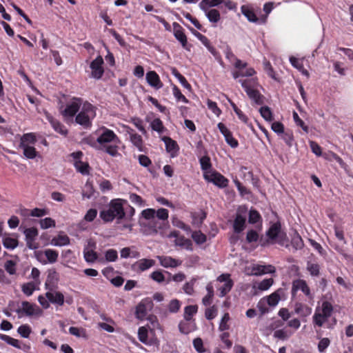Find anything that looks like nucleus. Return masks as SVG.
I'll list each match as a JSON object with an SVG mask.
<instances>
[{
    "label": "nucleus",
    "instance_id": "1",
    "mask_svg": "<svg viewBox=\"0 0 353 353\" xmlns=\"http://www.w3.org/2000/svg\"><path fill=\"white\" fill-rule=\"evenodd\" d=\"M125 204L127 201L121 199L111 200L108 208L100 211V218L104 223L112 222L115 219H123L128 213V209L124 207Z\"/></svg>",
    "mask_w": 353,
    "mask_h": 353
},
{
    "label": "nucleus",
    "instance_id": "2",
    "mask_svg": "<svg viewBox=\"0 0 353 353\" xmlns=\"http://www.w3.org/2000/svg\"><path fill=\"white\" fill-rule=\"evenodd\" d=\"M97 142L99 145L98 149L104 150L113 157L121 156L118 152L119 146L117 145L119 140L112 130L105 128L97 139Z\"/></svg>",
    "mask_w": 353,
    "mask_h": 353
},
{
    "label": "nucleus",
    "instance_id": "3",
    "mask_svg": "<svg viewBox=\"0 0 353 353\" xmlns=\"http://www.w3.org/2000/svg\"><path fill=\"white\" fill-rule=\"evenodd\" d=\"M333 305L328 301H322L316 307L312 317V322L315 326L321 327L329 322L333 313Z\"/></svg>",
    "mask_w": 353,
    "mask_h": 353
},
{
    "label": "nucleus",
    "instance_id": "4",
    "mask_svg": "<svg viewBox=\"0 0 353 353\" xmlns=\"http://www.w3.org/2000/svg\"><path fill=\"white\" fill-rule=\"evenodd\" d=\"M96 116L95 107L90 103L85 101L83 103L81 110L76 116V122L84 128L92 125L91 120Z\"/></svg>",
    "mask_w": 353,
    "mask_h": 353
},
{
    "label": "nucleus",
    "instance_id": "5",
    "mask_svg": "<svg viewBox=\"0 0 353 353\" xmlns=\"http://www.w3.org/2000/svg\"><path fill=\"white\" fill-rule=\"evenodd\" d=\"M241 11L249 22L259 26L265 24V16H260V8L254 6L252 4H245L241 6Z\"/></svg>",
    "mask_w": 353,
    "mask_h": 353
},
{
    "label": "nucleus",
    "instance_id": "6",
    "mask_svg": "<svg viewBox=\"0 0 353 353\" xmlns=\"http://www.w3.org/2000/svg\"><path fill=\"white\" fill-rule=\"evenodd\" d=\"M239 82L251 100L257 104L263 103V96L256 89L258 87L256 79L252 78L248 80L239 79Z\"/></svg>",
    "mask_w": 353,
    "mask_h": 353
},
{
    "label": "nucleus",
    "instance_id": "7",
    "mask_svg": "<svg viewBox=\"0 0 353 353\" xmlns=\"http://www.w3.org/2000/svg\"><path fill=\"white\" fill-rule=\"evenodd\" d=\"M266 234L272 243H277L281 245L288 246V239L287 234L281 231L279 223H273L267 231Z\"/></svg>",
    "mask_w": 353,
    "mask_h": 353
},
{
    "label": "nucleus",
    "instance_id": "8",
    "mask_svg": "<svg viewBox=\"0 0 353 353\" xmlns=\"http://www.w3.org/2000/svg\"><path fill=\"white\" fill-rule=\"evenodd\" d=\"M248 213V208L245 205H241L237 208L233 223V230L235 233L239 234L244 230Z\"/></svg>",
    "mask_w": 353,
    "mask_h": 353
},
{
    "label": "nucleus",
    "instance_id": "9",
    "mask_svg": "<svg viewBox=\"0 0 353 353\" xmlns=\"http://www.w3.org/2000/svg\"><path fill=\"white\" fill-rule=\"evenodd\" d=\"M236 70L232 72V77L236 79L241 77H252L255 74V70L251 67H247V63L236 59L234 63Z\"/></svg>",
    "mask_w": 353,
    "mask_h": 353
},
{
    "label": "nucleus",
    "instance_id": "10",
    "mask_svg": "<svg viewBox=\"0 0 353 353\" xmlns=\"http://www.w3.org/2000/svg\"><path fill=\"white\" fill-rule=\"evenodd\" d=\"M152 301L148 299H143L136 307L135 316L138 319H148V312L152 309Z\"/></svg>",
    "mask_w": 353,
    "mask_h": 353
},
{
    "label": "nucleus",
    "instance_id": "11",
    "mask_svg": "<svg viewBox=\"0 0 353 353\" xmlns=\"http://www.w3.org/2000/svg\"><path fill=\"white\" fill-rule=\"evenodd\" d=\"M103 59L101 56H97L90 65V68L92 70L91 77L99 79H101L104 73V69L103 68Z\"/></svg>",
    "mask_w": 353,
    "mask_h": 353
},
{
    "label": "nucleus",
    "instance_id": "12",
    "mask_svg": "<svg viewBox=\"0 0 353 353\" xmlns=\"http://www.w3.org/2000/svg\"><path fill=\"white\" fill-rule=\"evenodd\" d=\"M216 281L219 283H223V285L218 288V290L220 292L219 296L223 297L225 296L232 289L234 283L230 279L229 274H222L219 276Z\"/></svg>",
    "mask_w": 353,
    "mask_h": 353
},
{
    "label": "nucleus",
    "instance_id": "13",
    "mask_svg": "<svg viewBox=\"0 0 353 353\" xmlns=\"http://www.w3.org/2000/svg\"><path fill=\"white\" fill-rule=\"evenodd\" d=\"M204 179L208 182L213 183L219 188H225L228 185V180L225 176L214 171L212 172H206L204 174Z\"/></svg>",
    "mask_w": 353,
    "mask_h": 353
},
{
    "label": "nucleus",
    "instance_id": "14",
    "mask_svg": "<svg viewBox=\"0 0 353 353\" xmlns=\"http://www.w3.org/2000/svg\"><path fill=\"white\" fill-rule=\"evenodd\" d=\"M160 139L163 141L165 150L170 154V157L171 158L177 157L179 152V147L176 141L167 136L160 135Z\"/></svg>",
    "mask_w": 353,
    "mask_h": 353
},
{
    "label": "nucleus",
    "instance_id": "15",
    "mask_svg": "<svg viewBox=\"0 0 353 353\" xmlns=\"http://www.w3.org/2000/svg\"><path fill=\"white\" fill-rule=\"evenodd\" d=\"M83 99L81 98L74 97L72 101L66 105V108L62 111V115L65 117H72L79 110Z\"/></svg>",
    "mask_w": 353,
    "mask_h": 353
},
{
    "label": "nucleus",
    "instance_id": "16",
    "mask_svg": "<svg viewBox=\"0 0 353 353\" xmlns=\"http://www.w3.org/2000/svg\"><path fill=\"white\" fill-rule=\"evenodd\" d=\"M280 301V295L277 292H273L270 296L266 298H263L259 301L257 305V307L261 312V313H265L266 312V309L264 308L265 304H268L270 306L274 307L276 306Z\"/></svg>",
    "mask_w": 353,
    "mask_h": 353
},
{
    "label": "nucleus",
    "instance_id": "17",
    "mask_svg": "<svg viewBox=\"0 0 353 353\" xmlns=\"http://www.w3.org/2000/svg\"><path fill=\"white\" fill-rule=\"evenodd\" d=\"M58 256L59 252L52 249H46L43 252H38L37 254V259L44 264L47 263V262L50 263H55L58 259Z\"/></svg>",
    "mask_w": 353,
    "mask_h": 353
},
{
    "label": "nucleus",
    "instance_id": "18",
    "mask_svg": "<svg viewBox=\"0 0 353 353\" xmlns=\"http://www.w3.org/2000/svg\"><path fill=\"white\" fill-rule=\"evenodd\" d=\"M59 280V274L54 270H49L45 282V288L48 290L47 292L56 290L58 288Z\"/></svg>",
    "mask_w": 353,
    "mask_h": 353
},
{
    "label": "nucleus",
    "instance_id": "19",
    "mask_svg": "<svg viewBox=\"0 0 353 353\" xmlns=\"http://www.w3.org/2000/svg\"><path fill=\"white\" fill-rule=\"evenodd\" d=\"M16 312L18 314L24 313L27 316H32L40 313L41 310L35 304L24 301L21 303V308H18Z\"/></svg>",
    "mask_w": 353,
    "mask_h": 353
},
{
    "label": "nucleus",
    "instance_id": "20",
    "mask_svg": "<svg viewBox=\"0 0 353 353\" xmlns=\"http://www.w3.org/2000/svg\"><path fill=\"white\" fill-rule=\"evenodd\" d=\"M0 339L16 348L23 350L26 352H28L31 348L30 344L21 343L19 340L12 338L6 334H0Z\"/></svg>",
    "mask_w": 353,
    "mask_h": 353
},
{
    "label": "nucleus",
    "instance_id": "21",
    "mask_svg": "<svg viewBox=\"0 0 353 353\" xmlns=\"http://www.w3.org/2000/svg\"><path fill=\"white\" fill-rule=\"evenodd\" d=\"M298 291H301L305 296L312 298L310 288L304 280L296 279L292 282V295H294Z\"/></svg>",
    "mask_w": 353,
    "mask_h": 353
},
{
    "label": "nucleus",
    "instance_id": "22",
    "mask_svg": "<svg viewBox=\"0 0 353 353\" xmlns=\"http://www.w3.org/2000/svg\"><path fill=\"white\" fill-rule=\"evenodd\" d=\"M217 127L221 134L224 136L227 143L230 145L232 148H236L239 145L238 141L233 137L232 134L228 130V128L222 123H219Z\"/></svg>",
    "mask_w": 353,
    "mask_h": 353
},
{
    "label": "nucleus",
    "instance_id": "23",
    "mask_svg": "<svg viewBox=\"0 0 353 353\" xmlns=\"http://www.w3.org/2000/svg\"><path fill=\"white\" fill-rule=\"evenodd\" d=\"M46 119L51 124L54 131L63 136H67L68 131L62 123L49 114H46Z\"/></svg>",
    "mask_w": 353,
    "mask_h": 353
},
{
    "label": "nucleus",
    "instance_id": "24",
    "mask_svg": "<svg viewBox=\"0 0 353 353\" xmlns=\"http://www.w3.org/2000/svg\"><path fill=\"white\" fill-rule=\"evenodd\" d=\"M45 295L48 300L52 304H57L60 306L64 304V296L61 292L56 290L46 292Z\"/></svg>",
    "mask_w": 353,
    "mask_h": 353
},
{
    "label": "nucleus",
    "instance_id": "25",
    "mask_svg": "<svg viewBox=\"0 0 353 353\" xmlns=\"http://www.w3.org/2000/svg\"><path fill=\"white\" fill-rule=\"evenodd\" d=\"M254 270H256V276H262L268 274H274L276 272V268L272 265H265L254 263Z\"/></svg>",
    "mask_w": 353,
    "mask_h": 353
},
{
    "label": "nucleus",
    "instance_id": "26",
    "mask_svg": "<svg viewBox=\"0 0 353 353\" xmlns=\"http://www.w3.org/2000/svg\"><path fill=\"white\" fill-rule=\"evenodd\" d=\"M274 280L272 278L265 279L260 282L252 284V290L255 294L258 292L266 291L273 285Z\"/></svg>",
    "mask_w": 353,
    "mask_h": 353
},
{
    "label": "nucleus",
    "instance_id": "27",
    "mask_svg": "<svg viewBox=\"0 0 353 353\" xmlns=\"http://www.w3.org/2000/svg\"><path fill=\"white\" fill-rule=\"evenodd\" d=\"M169 236L175 237L174 243L176 245L181 247L187 250H192V244L190 239H185L184 237H178L176 232H171Z\"/></svg>",
    "mask_w": 353,
    "mask_h": 353
},
{
    "label": "nucleus",
    "instance_id": "28",
    "mask_svg": "<svg viewBox=\"0 0 353 353\" xmlns=\"http://www.w3.org/2000/svg\"><path fill=\"white\" fill-rule=\"evenodd\" d=\"M200 9L205 12V17L210 23H216L220 21L221 14L218 10L212 8Z\"/></svg>",
    "mask_w": 353,
    "mask_h": 353
},
{
    "label": "nucleus",
    "instance_id": "29",
    "mask_svg": "<svg viewBox=\"0 0 353 353\" xmlns=\"http://www.w3.org/2000/svg\"><path fill=\"white\" fill-rule=\"evenodd\" d=\"M161 265L165 268H176L181 265V261L171 256H159Z\"/></svg>",
    "mask_w": 353,
    "mask_h": 353
},
{
    "label": "nucleus",
    "instance_id": "30",
    "mask_svg": "<svg viewBox=\"0 0 353 353\" xmlns=\"http://www.w3.org/2000/svg\"><path fill=\"white\" fill-rule=\"evenodd\" d=\"M154 264V261L152 259H142L137 261L133 267L135 270L143 272L152 267Z\"/></svg>",
    "mask_w": 353,
    "mask_h": 353
},
{
    "label": "nucleus",
    "instance_id": "31",
    "mask_svg": "<svg viewBox=\"0 0 353 353\" xmlns=\"http://www.w3.org/2000/svg\"><path fill=\"white\" fill-rule=\"evenodd\" d=\"M312 308L305 304L296 303L294 305V312L301 317H307L312 314Z\"/></svg>",
    "mask_w": 353,
    "mask_h": 353
},
{
    "label": "nucleus",
    "instance_id": "32",
    "mask_svg": "<svg viewBox=\"0 0 353 353\" xmlns=\"http://www.w3.org/2000/svg\"><path fill=\"white\" fill-rule=\"evenodd\" d=\"M310 148H311V150L312 152L315 154L317 157H321V156H323L325 159H329V156H332L333 157H334L335 159H336L338 157L333 152H331L329 154H323L322 153V151H321V146L316 142L314 141H310Z\"/></svg>",
    "mask_w": 353,
    "mask_h": 353
},
{
    "label": "nucleus",
    "instance_id": "33",
    "mask_svg": "<svg viewBox=\"0 0 353 353\" xmlns=\"http://www.w3.org/2000/svg\"><path fill=\"white\" fill-rule=\"evenodd\" d=\"M37 142L36 134L34 132L23 134L20 139L19 146L34 145Z\"/></svg>",
    "mask_w": 353,
    "mask_h": 353
},
{
    "label": "nucleus",
    "instance_id": "34",
    "mask_svg": "<svg viewBox=\"0 0 353 353\" xmlns=\"http://www.w3.org/2000/svg\"><path fill=\"white\" fill-rule=\"evenodd\" d=\"M289 60L294 68H296L303 75L309 78L310 74L308 71L303 68V62L301 59L294 57H290Z\"/></svg>",
    "mask_w": 353,
    "mask_h": 353
},
{
    "label": "nucleus",
    "instance_id": "35",
    "mask_svg": "<svg viewBox=\"0 0 353 353\" xmlns=\"http://www.w3.org/2000/svg\"><path fill=\"white\" fill-rule=\"evenodd\" d=\"M127 132L130 135L131 142L134 145H135L138 149L141 150L143 146L142 137L139 134L135 133L134 130L131 129L130 128H128Z\"/></svg>",
    "mask_w": 353,
    "mask_h": 353
},
{
    "label": "nucleus",
    "instance_id": "36",
    "mask_svg": "<svg viewBox=\"0 0 353 353\" xmlns=\"http://www.w3.org/2000/svg\"><path fill=\"white\" fill-rule=\"evenodd\" d=\"M174 35L175 38L181 43L182 46L185 48L187 45V37L183 28L179 25L174 26Z\"/></svg>",
    "mask_w": 353,
    "mask_h": 353
},
{
    "label": "nucleus",
    "instance_id": "37",
    "mask_svg": "<svg viewBox=\"0 0 353 353\" xmlns=\"http://www.w3.org/2000/svg\"><path fill=\"white\" fill-rule=\"evenodd\" d=\"M179 330L181 333L188 334L196 330V325L194 321H181L179 325Z\"/></svg>",
    "mask_w": 353,
    "mask_h": 353
},
{
    "label": "nucleus",
    "instance_id": "38",
    "mask_svg": "<svg viewBox=\"0 0 353 353\" xmlns=\"http://www.w3.org/2000/svg\"><path fill=\"white\" fill-rule=\"evenodd\" d=\"M198 307L196 305H188L184 308V319L186 321H192V316L196 314Z\"/></svg>",
    "mask_w": 353,
    "mask_h": 353
},
{
    "label": "nucleus",
    "instance_id": "39",
    "mask_svg": "<svg viewBox=\"0 0 353 353\" xmlns=\"http://www.w3.org/2000/svg\"><path fill=\"white\" fill-rule=\"evenodd\" d=\"M23 150V155L29 159H33L37 156V151L36 148L32 145H23L19 146Z\"/></svg>",
    "mask_w": 353,
    "mask_h": 353
},
{
    "label": "nucleus",
    "instance_id": "40",
    "mask_svg": "<svg viewBox=\"0 0 353 353\" xmlns=\"http://www.w3.org/2000/svg\"><path fill=\"white\" fill-rule=\"evenodd\" d=\"M201 168L203 172V175L206 172H213L211 169L212 164L210 162V159L208 156H203L199 159Z\"/></svg>",
    "mask_w": 353,
    "mask_h": 353
},
{
    "label": "nucleus",
    "instance_id": "41",
    "mask_svg": "<svg viewBox=\"0 0 353 353\" xmlns=\"http://www.w3.org/2000/svg\"><path fill=\"white\" fill-rule=\"evenodd\" d=\"M69 332L70 334L79 338L88 339L86 330L83 327H70L69 328Z\"/></svg>",
    "mask_w": 353,
    "mask_h": 353
},
{
    "label": "nucleus",
    "instance_id": "42",
    "mask_svg": "<svg viewBox=\"0 0 353 353\" xmlns=\"http://www.w3.org/2000/svg\"><path fill=\"white\" fill-rule=\"evenodd\" d=\"M196 38L207 48V49L212 54H214L216 50L210 44L208 39L199 32L194 33Z\"/></svg>",
    "mask_w": 353,
    "mask_h": 353
},
{
    "label": "nucleus",
    "instance_id": "43",
    "mask_svg": "<svg viewBox=\"0 0 353 353\" xmlns=\"http://www.w3.org/2000/svg\"><path fill=\"white\" fill-rule=\"evenodd\" d=\"M230 317L228 313H225L219 325V330L221 332H224L230 329Z\"/></svg>",
    "mask_w": 353,
    "mask_h": 353
},
{
    "label": "nucleus",
    "instance_id": "44",
    "mask_svg": "<svg viewBox=\"0 0 353 353\" xmlns=\"http://www.w3.org/2000/svg\"><path fill=\"white\" fill-rule=\"evenodd\" d=\"M223 3V0H201L199 3L200 8H214Z\"/></svg>",
    "mask_w": 353,
    "mask_h": 353
},
{
    "label": "nucleus",
    "instance_id": "45",
    "mask_svg": "<svg viewBox=\"0 0 353 353\" xmlns=\"http://www.w3.org/2000/svg\"><path fill=\"white\" fill-rule=\"evenodd\" d=\"M74 166L78 172L83 175H88L90 173V166L88 163L81 161H77L74 163Z\"/></svg>",
    "mask_w": 353,
    "mask_h": 353
},
{
    "label": "nucleus",
    "instance_id": "46",
    "mask_svg": "<svg viewBox=\"0 0 353 353\" xmlns=\"http://www.w3.org/2000/svg\"><path fill=\"white\" fill-rule=\"evenodd\" d=\"M172 94L177 102L188 103L189 100L181 93V90L176 85L172 88Z\"/></svg>",
    "mask_w": 353,
    "mask_h": 353
},
{
    "label": "nucleus",
    "instance_id": "47",
    "mask_svg": "<svg viewBox=\"0 0 353 353\" xmlns=\"http://www.w3.org/2000/svg\"><path fill=\"white\" fill-rule=\"evenodd\" d=\"M334 231L336 238L339 241H341L343 244H346L347 241L345 238V234L343 227L341 225L336 224L334 225Z\"/></svg>",
    "mask_w": 353,
    "mask_h": 353
},
{
    "label": "nucleus",
    "instance_id": "48",
    "mask_svg": "<svg viewBox=\"0 0 353 353\" xmlns=\"http://www.w3.org/2000/svg\"><path fill=\"white\" fill-rule=\"evenodd\" d=\"M3 246L10 250H13L18 245V240L15 238H12L10 236L4 237L3 239Z\"/></svg>",
    "mask_w": 353,
    "mask_h": 353
},
{
    "label": "nucleus",
    "instance_id": "49",
    "mask_svg": "<svg viewBox=\"0 0 353 353\" xmlns=\"http://www.w3.org/2000/svg\"><path fill=\"white\" fill-rule=\"evenodd\" d=\"M198 277H193L190 281L185 283L183 287L184 292L188 295H192L194 292V286Z\"/></svg>",
    "mask_w": 353,
    "mask_h": 353
},
{
    "label": "nucleus",
    "instance_id": "50",
    "mask_svg": "<svg viewBox=\"0 0 353 353\" xmlns=\"http://www.w3.org/2000/svg\"><path fill=\"white\" fill-rule=\"evenodd\" d=\"M260 114L261 117L268 122L273 121V114L270 110V108L268 106H262L259 109Z\"/></svg>",
    "mask_w": 353,
    "mask_h": 353
},
{
    "label": "nucleus",
    "instance_id": "51",
    "mask_svg": "<svg viewBox=\"0 0 353 353\" xmlns=\"http://www.w3.org/2000/svg\"><path fill=\"white\" fill-rule=\"evenodd\" d=\"M52 243L57 246L66 245L70 243V239L67 235H59L52 239Z\"/></svg>",
    "mask_w": 353,
    "mask_h": 353
},
{
    "label": "nucleus",
    "instance_id": "52",
    "mask_svg": "<svg viewBox=\"0 0 353 353\" xmlns=\"http://www.w3.org/2000/svg\"><path fill=\"white\" fill-rule=\"evenodd\" d=\"M172 74L185 88H186L188 90H191L190 84L188 82L186 79L182 74H181L176 70H174Z\"/></svg>",
    "mask_w": 353,
    "mask_h": 353
},
{
    "label": "nucleus",
    "instance_id": "53",
    "mask_svg": "<svg viewBox=\"0 0 353 353\" xmlns=\"http://www.w3.org/2000/svg\"><path fill=\"white\" fill-rule=\"evenodd\" d=\"M35 290V285L32 282L23 283L21 286V290L26 296H30Z\"/></svg>",
    "mask_w": 353,
    "mask_h": 353
},
{
    "label": "nucleus",
    "instance_id": "54",
    "mask_svg": "<svg viewBox=\"0 0 353 353\" xmlns=\"http://www.w3.org/2000/svg\"><path fill=\"white\" fill-rule=\"evenodd\" d=\"M292 334V332L285 329L278 330L274 332V336L275 338L282 340L288 339Z\"/></svg>",
    "mask_w": 353,
    "mask_h": 353
},
{
    "label": "nucleus",
    "instance_id": "55",
    "mask_svg": "<svg viewBox=\"0 0 353 353\" xmlns=\"http://www.w3.org/2000/svg\"><path fill=\"white\" fill-rule=\"evenodd\" d=\"M292 245L296 250L301 249L303 246V241L301 236L295 232L292 239Z\"/></svg>",
    "mask_w": 353,
    "mask_h": 353
},
{
    "label": "nucleus",
    "instance_id": "56",
    "mask_svg": "<svg viewBox=\"0 0 353 353\" xmlns=\"http://www.w3.org/2000/svg\"><path fill=\"white\" fill-rule=\"evenodd\" d=\"M280 137L289 147L293 145L294 136L290 130L285 131Z\"/></svg>",
    "mask_w": 353,
    "mask_h": 353
},
{
    "label": "nucleus",
    "instance_id": "57",
    "mask_svg": "<svg viewBox=\"0 0 353 353\" xmlns=\"http://www.w3.org/2000/svg\"><path fill=\"white\" fill-rule=\"evenodd\" d=\"M26 240H35L38 236V230L36 228H30L24 230Z\"/></svg>",
    "mask_w": 353,
    "mask_h": 353
},
{
    "label": "nucleus",
    "instance_id": "58",
    "mask_svg": "<svg viewBox=\"0 0 353 353\" xmlns=\"http://www.w3.org/2000/svg\"><path fill=\"white\" fill-rule=\"evenodd\" d=\"M207 106L208 108L212 111L216 116L219 117L221 114V110L218 107L216 102L212 101L210 99H208L207 101Z\"/></svg>",
    "mask_w": 353,
    "mask_h": 353
},
{
    "label": "nucleus",
    "instance_id": "59",
    "mask_svg": "<svg viewBox=\"0 0 353 353\" xmlns=\"http://www.w3.org/2000/svg\"><path fill=\"white\" fill-rule=\"evenodd\" d=\"M218 313L217 307L215 305L208 307L205 311V316L208 320L214 319Z\"/></svg>",
    "mask_w": 353,
    "mask_h": 353
},
{
    "label": "nucleus",
    "instance_id": "60",
    "mask_svg": "<svg viewBox=\"0 0 353 353\" xmlns=\"http://www.w3.org/2000/svg\"><path fill=\"white\" fill-rule=\"evenodd\" d=\"M192 238L197 244H202L206 241L205 235L200 231H195L192 232Z\"/></svg>",
    "mask_w": 353,
    "mask_h": 353
},
{
    "label": "nucleus",
    "instance_id": "61",
    "mask_svg": "<svg viewBox=\"0 0 353 353\" xmlns=\"http://www.w3.org/2000/svg\"><path fill=\"white\" fill-rule=\"evenodd\" d=\"M271 129L279 136H281L285 132L283 124L279 121L273 122L271 125Z\"/></svg>",
    "mask_w": 353,
    "mask_h": 353
},
{
    "label": "nucleus",
    "instance_id": "62",
    "mask_svg": "<svg viewBox=\"0 0 353 353\" xmlns=\"http://www.w3.org/2000/svg\"><path fill=\"white\" fill-rule=\"evenodd\" d=\"M40 226L42 229H48L51 227L55 226V221L52 218L47 217L43 219H41L39 221Z\"/></svg>",
    "mask_w": 353,
    "mask_h": 353
},
{
    "label": "nucleus",
    "instance_id": "63",
    "mask_svg": "<svg viewBox=\"0 0 353 353\" xmlns=\"http://www.w3.org/2000/svg\"><path fill=\"white\" fill-rule=\"evenodd\" d=\"M18 333L23 338H28L31 333V328L28 325H21L17 329Z\"/></svg>",
    "mask_w": 353,
    "mask_h": 353
},
{
    "label": "nucleus",
    "instance_id": "64",
    "mask_svg": "<svg viewBox=\"0 0 353 353\" xmlns=\"http://www.w3.org/2000/svg\"><path fill=\"white\" fill-rule=\"evenodd\" d=\"M330 345V340L328 338H322L318 343V350L319 352H324Z\"/></svg>",
    "mask_w": 353,
    "mask_h": 353
}]
</instances>
